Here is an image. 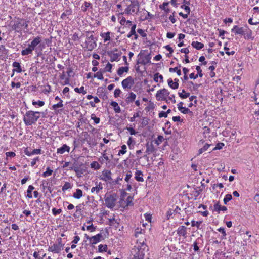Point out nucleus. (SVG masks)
I'll list each match as a JSON object with an SVG mask.
<instances>
[{"label": "nucleus", "mask_w": 259, "mask_h": 259, "mask_svg": "<svg viewBox=\"0 0 259 259\" xmlns=\"http://www.w3.org/2000/svg\"><path fill=\"white\" fill-rule=\"evenodd\" d=\"M101 179L109 183H111L112 181V173L110 170H104L102 171Z\"/></svg>", "instance_id": "10"}, {"label": "nucleus", "mask_w": 259, "mask_h": 259, "mask_svg": "<svg viewBox=\"0 0 259 259\" xmlns=\"http://www.w3.org/2000/svg\"><path fill=\"white\" fill-rule=\"evenodd\" d=\"M41 36H37L33 38L30 44L28 45V47L21 51V55L22 56H26L29 54H32L34 50L38 49L37 46L41 42Z\"/></svg>", "instance_id": "3"}, {"label": "nucleus", "mask_w": 259, "mask_h": 259, "mask_svg": "<svg viewBox=\"0 0 259 259\" xmlns=\"http://www.w3.org/2000/svg\"><path fill=\"white\" fill-rule=\"evenodd\" d=\"M143 174L141 171L137 170L135 173V179L138 182H143L144 179L142 177Z\"/></svg>", "instance_id": "26"}, {"label": "nucleus", "mask_w": 259, "mask_h": 259, "mask_svg": "<svg viewBox=\"0 0 259 259\" xmlns=\"http://www.w3.org/2000/svg\"><path fill=\"white\" fill-rule=\"evenodd\" d=\"M232 199V196L231 194H228L226 195V196L223 200L224 203L225 204H226Z\"/></svg>", "instance_id": "41"}, {"label": "nucleus", "mask_w": 259, "mask_h": 259, "mask_svg": "<svg viewBox=\"0 0 259 259\" xmlns=\"http://www.w3.org/2000/svg\"><path fill=\"white\" fill-rule=\"evenodd\" d=\"M89 7H92V4L90 2L85 1L84 3V5L81 6V10L83 12L87 11V9Z\"/></svg>", "instance_id": "34"}, {"label": "nucleus", "mask_w": 259, "mask_h": 259, "mask_svg": "<svg viewBox=\"0 0 259 259\" xmlns=\"http://www.w3.org/2000/svg\"><path fill=\"white\" fill-rule=\"evenodd\" d=\"M110 35L111 32L109 31L101 33L100 36L103 39L105 45L109 44V41L111 40Z\"/></svg>", "instance_id": "13"}, {"label": "nucleus", "mask_w": 259, "mask_h": 259, "mask_svg": "<svg viewBox=\"0 0 259 259\" xmlns=\"http://www.w3.org/2000/svg\"><path fill=\"white\" fill-rule=\"evenodd\" d=\"M148 250V246L143 241L137 243V245L132 249L131 252L135 259H143L145 254Z\"/></svg>", "instance_id": "2"}, {"label": "nucleus", "mask_w": 259, "mask_h": 259, "mask_svg": "<svg viewBox=\"0 0 259 259\" xmlns=\"http://www.w3.org/2000/svg\"><path fill=\"white\" fill-rule=\"evenodd\" d=\"M192 46L198 50H199L204 47L203 44L198 41H193L192 42Z\"/></svg>", "instance_id": "28"}, {"label": "nucleus", "mask_w": 259, "mask_h": 259, "mask_svg": "<svg viewBox=\"0 0 259 259\" xmlns=\"http://www.w3.org/2000/svg\"><path fill=\"white\" fill-rule=\"evenodd\" d=\"M41 184L40 185V188L42 190V191L45 192V190L47 189L49 185V182L45 180H44L41 182Z\"/></svg>", "instance_id": "33"}, {"label": "nucleus", "mask_w": 259, "mask_h": 259, "mask_svg": "<svg viewBox=\"0 0 259 259\" xmlns=\"http://www.w3.org/2000/svg\"><path fill=\"white\" fill-rule=\"evenodd\" d=\"M196 69L197 71L198 76L200 77H202L203 76V74L202 73V70L199 66H196Z\"/></svg>", "instance_id": "60"}, {"label": "nucleus", "mask_w": 259, "mask_h": 259, "mask_svg": "<svg viewBox=\"0 0 259 259\" xmlns=\"http://www.w3.org/2000/svg\"><path fill=\"white\" fill-rule=\"evenodd\" d=\"M53 173V170L50 168V167H47V170L45 172H43L42 174V176L44 178H46L47 177L51 176Z\"/></svg>", "instance_id": "37"}, {"label": "nucleus", "mask_w": 259, "mask_h": 259, "mask_svg": "<svg viewBox=\"0 0 259 259\" xmlns=\"http://www.w3.org/2000/svg\"><path fill=\"white\" fill-rule=\"evenodd\" d=\"M70 148L66 144H63L61 147L59 148L57 150V153L60 154H63L65 152L69 153L70 152Z\"/></svg>", "instance_id": "15"}, {"label": "nucleus", "mask_w": 259, "mask_h": 259, "mask_svg": "<svg viewBox=\"0 0 259 259\" xmlns=\"http://www.w3.org/2000/svg\"><path fill=\"white\" fill-rule=\"evenodd\" d=\"M73 196L76 199H80L82 196V191L79 189H77L76 192L74 193Z\"/></svg>", "instance_id": "30"}, {"label": "nucleus", "mask_w": 259, "mask_h": 259, "mask_svg": "<svg viewBox=\"0 0 259 259\" xmlns=\"http://www.w3.org/2000/svg\"><path fill=\"white\" fill-rule=\"evenodd\" d=\"M202 223V221H195L192 220L191 221V226L192 227L196 226L198 229L199 228L200 225Z\"/></svg>", "instance_id": "48"}, {"label": "nucleus", "mask_w": 259, "mask_h": 259, "mask_svg": "<svg viewBox=\"0 0 259 259\" xmlns=\"http://www.w3.org/2000/svg\"><path fill=\"white\" fill-rule=\"evenodd\" d=\"M32 104L33 106L36 107H42L45 105V102L42 101L38 100V101H35L33 100L32 102Z\"/></svg>", "instance_id": "32"}, {"label": "nucleus", "mask_w": 259, "mask_h": 259, "mask_svg": "<svg viewBox=\"0 0 259 259\" xmlns=\"http://www.w3.org/2000/svg\"><path fill=\"white\" fill-rule=\"evenodd\" d=\"M71 184L69 182H65L64 185L63 186L62 190L63 191L65 192L67 190L71 188Z\"/></svg>", "instance_id": "45"}, {"label": "nucleus", "mask_w": 259, "mask_h": 259, "mask_svg": "<svg viewBox=\"0 0 259 259\" xmlns=\"http://www.w3.org/2000/svg\"><path fill=\"white\" fill-rule=\"evenodd\" d=\"M12 66L15 68L13 70V72L16 71L18 73H20L22 71L20 63L19 62H13L12 64Z\"/></svg>", "instance_id": "22"}, {"label": "nucleus", "mask_w": 259, "mask_h": 259, "mask_svg": "<svg viewBox=\"0 0 259 259\" xmlns=\"http://www.w3.org/2000/svg\"><path fill=\"white\" fill-rule=\"evenodd\" d=\"M113 157V155H108L107 153H105L103 154V158L106 160V165H107L108 163L109 166H110V163L112 161Z\"/></svg>", "instance_id": "25"}, {"label": "nucleus", "mask_w": 259, "mask_h": 259, "mask_svg": "<svg viewBox=\"0 0 259 259\" xmlns=\"http://www.w3.org/2000/svg\"><path fill=\"white\" fill-rule=\"evenodd\" d=\"M136 97V95L135 93L131 92L130 96L127 97V99L128 101H134Z\"/></svg>", "instance_id": "44"}, {"label": "nucleus", "mask_w": 259, "mask_h": 259, "mask_svg": "<svg viewBox=\"0 0 259 259\" xmlns=\"http://www.w3.org/2000/svg\"><path fill=\"white\" fill-rule=\"evenodd\" d=\"M42 112L33 111L32 110L27 111L23 116V121L26 126H30L35 124L40 118V114Z\"/></svg>", "instance_id": "1"}, {"label": "nucleus", "mask_w": 259, "mask_h": 259, "mask_svg": "<svg viewBox=\"0 0 259 259\" xmlns=\"http://www.w3.org/2000/svg\"><path fill=\"white\" fill-rule=\"evenodd\" d=\"M199 240V238H198L196 241H195L193 243V247L194 250L195 252H198L199 251V247L198 246V243L197 242L198 240Z\"/></svg>", "instance_id": "49"}, {"label": "nucleus", "mask_w": 259, "mask_h": 259, "mask_svg": "<svg viewBox=\"0 0 259 259\" xmlns=\"http://www.w3.org/2000/svg\"><path fill=\"white\" fill-rule=\"evenodd\" d=\"M63 106V101L62 100H60V102H59L57 104H54L52 106V109L55 110L56 113H59L60 111L59 110H57V109L58 108L62 107Z\"/></svg>", "instance_id": "24"}, {"label": "nucleus", "mask_w": 259, "mask_h": 259, "mask_svg": "<svg viewBox=\"0 0 259 259\" xmlns=\"http://www.w3.org/2000/svg\"><path fill=\"white\" fill-rule=\"evenodd\" d=\"M183 114H191L192 112L188 108L183 107L182 111H180Z\"/></svg>", "instance_id": "59"}, {"label": "nucleus", "mask_w": 259, "mask_h": 259, "mask_svg": "<svg viewBox=\"0 0 259 259\" xmlns=\"http://www.w3.org/2000/svg\"><path fill=\"white\" fill-rule=\"evenodd\" d=\"M168 84L172 89H177L179 87V83L177 82H174L172 79H168Z\"/></svg>", "instance_id": "27"}, {"label": "nucleus", "mask_w": 259, "mask_h": 259, "mask_svg": "<svg viewBox=\"0 0 259 259\" xmlns=\"http://www.w3.org/2000/svg\"><path fill=\"white\" fill-rule=\"evenodd\" d=\"M181 8L182 9H184L186 13H188V14H190L191 10L190 7L188 6L182 5L181 6Z\"/></svg>", "instance_id": "58"}, {"label": "nucleus", "mask_w": 259, "mask_h": 259, "mask_svg": "<svg viewBox=\"0 0 259 259\" xmlns=\"http://www.w3.org/2000/svg\"><path fill=\"white\" fill-rule=\"evenodd\" d=\"M103 5L106 6V11H109L112 6L111 3H108L107 1H104L103 2Z\"/></svg>", "instance_id": "56"}, {"label": "nucleus", "mask_w": 259, "mask_h": 259, "mask_svg": "<svg viewBox=\"0 0 259 259\" xmlns=\"http://www.w3.org/2000/svg\"><path fill=\"white\" fill-rule=\"evenodd\" d=\"M129 70V67L128 66L121 67L117 71V74L121 76L124 72L127 73Z\"/></svg>", "instance_id": "23"}, {"label": "nucleus", "mask_w": 259, "mask_h": 259, "mask_svg": "<svg viewBox=\"0 0 259 259\" xmlns=\"http://www.w3.org/2000/svg\"><path fill=\"white\" fill-rule=\"evenodd\" d=\"M105 204L106 206L111 209L113 208V195L112 194L105 195Z\"/></svg>", "instance_id": "12"}, {"label": "nucleus", "mask_w": 259, "mask_h": 259, "mask_svg": "<svg viewBox=\"0 0 259 259\" xmlns=\"http://www.w3.org/2000/svg\"><path fill=\"white\" fill-rule=\"evenodd\" d=\"M227 208L225 206H221L218 202L214 205V210L220 213V211H226Z\"/></svg>", "instance_id": "20"}, {"label": "nucleus", "mask_w": 259, "mask_h": 259, "mask_svg": "<svg viewBox=\"0 0 259 259\" xmlns=\"http://www.w3.org/2000/svg\"><path fill=\"white\" fill-rule=\"evenodd\" d=\"M133 198L131 196H128L127 198L126 201H125V203H126V206H130L132 205L133 204L132 203Z\"/></svg>", "instance_id": "43"}, {"label": "nucleus", "mask_w": 259, "mask_h": 259, "mask_svg": "<svg viewBox=\"0 0 259 259\" xmlns=\"http://www.w3.org/2000/svg\"><path fill=\"white\" fill-rule=\"evenodd\" d=\"M189 93H186L185 90H182V93H179V96L182 99H185L190 96Z\"/></svg>", "instance_id": "38"}, {"label": "nucleus", "mask_w": 259, "mask_h": 259, "mask_svg": "<svg viewBox=\"0 0 259 259\" xmlns=\"http://www.w3.org/2000/svg\"><path fill=\"white\" fill-rule=\"evenodd\" d=\"M138 57L139 58L138 59L137 61V65L139 64L146 65L148 63H151V56L150 54L144 55L143 53L140 52L138 55Z\"/></svg>", "instance_id": "8"}, {"label": "nucleus", "mask_w": 259, "mask_h": 259, "mask_svg": "<svg viewBox=\"0 0 259 259\" xmlns=\"http://www.w3.org/2000/svg\"><path fill=\"white\" fill-rule=\"evenodd\" d=\"M91 119L94 120V122L96 124H98L100 121V119L96 117V115L93 114L91 115Z\"/></svg>", "instance_id": "52"}, {"label": "nucleus", "mask_w": 259, "mask_h": 259, "mask_svg": "<svg viewBox=\"0 0 259 259\" xmlns=\"http://www.w3.org/2000/svg\"><path fill=\"white\" fill-rule=\"evenodd\" d=\"M61 212L62 210L61 209H56L55 208L52 209L53 214L55 216L59 214Z\"/></svg>", "instance_id": "57"}, {"label": "nucleus", "mask_w": 259, "mask_h": 259, "mask_svg": "<svg viewBox=\"0 0 259 259\" xmlns=\"http://www.w3.org/2000/svg\"><path fill=\"white\" fill-rule=\"evenodd\" d=\"M158 79H160V81L161 82H163V76L162 75H160L159 73H156L154 75V80L157 82L158 81Z\"/></svg>", "instance_id": "35"}, {"label": "nucleus", "mask_w": 259, "mask_h": 259, "mask_svg": "<svg viewBox=\"0 0 259 259\" xmlns=\"http://www.w3.org/2000/svg\"><path fill=\"white\" fill-rule=\"evenodd\" d=\"M180 210V208L179 207V206H176L175 209H169L167 213H166V216L167 218V219H169L170 217L175 213H179V211Z\"/></svg>", "instance_id": "21"}, {"label": "nucleus", "mask_w": 259, "mask_h": 259, "mask_svg": "<svg viewBox=\"0 0 259 259\" xmlns=\"http://www.w3.org/2000/svg\"><path fill=\"white\" fill-rule=\"evenodd\" d=\"M139 3L137 0H132L131 4L126 8L125 11L128 14L137 13L139 11Z\"/></svg>", "instance_id": "6"}, {"label": "nucleus", "mask_w": 259, "mask_h": 259, "mask_svg": "<svg viewBox=\"0 0 259 259\" xmlns=\"http://www.w3.org/2000/svg\"><path fill=\"white\" fill-rule=\"evenodd\" d=\"M177 234L179 236H182L184 238L187 237V228L184 226L179 227L177 230Z\"/></svg>", "instance_id": "17"}, {"label": "nucleus", "mask_w": 259, "mask_h": 259, "mask_svg": "<svg viewBox=\"0 0 259 259\" xmlns=\"http://www.w3.org/2000/svg\"><path fill=\"white\" fill-rule=\"evenodd\" d=\"M102 238V235L101 233H99L95 236L91 237L90 244L93 245L98 243L101 240Z\"/></svg>", "instance_id": "16"}, {"label": "nucleus", "mask_w": 259, "mask_h": 259, "mask_svg": "<svg viewBox=\"0 0 259 259\" xmlns=\"http://www.w3.org/2000/svg\"><path fill=\"white\" fill-rule=\"evenodd\" d=\"M97 38L95 37L92 34L87 35L84 46H82V47L88 51H92L97 47Z\"/></svg>", "instance_id": "4"}, {"label": "nucleus", "mask_w": 259, "mask_h": 259, "mask_svg": "<svg viewBox=\"0 0 259 259\" xmlns=\"http://www.w3.org/2000/svg\"><path fill=\"white\" fill-rule=\"evenodd\" d=\"M231 31L235 34H240L241 35H245V31L243 27H239L238 26L235 25L232 29Z\"/></svg>", "instance_id": "14"}, {"label": "nucleus", "mask_w": 259, "mask_h": 259, "mask_svg": "<svg viewBox=\"0 0 259 259\" xmlns=\"http://www.w3.org/2000/svg\"><path fill=\"white\" fill-rule=\"evenodd\" d=\"M94 77L97 78L98 79L102 80L103 79V76L102 73L100 71L97 72L96 73L94 74Z\"/></svg>", "instance_id": "51"}, {"label": "nucleus", "mask_w": 259, "mask_h": 259, "mask_svg": "<svg viewBox=\"0 0 259 259\" xmlns=\"http://www.w3.org/2000/svg\"><path fill=\"white\" fill-rule=\"evenodd\" d=\"M34 189V187L32 185H29L28 186L27 191V197L29 198H32V192Z\"/></svg>", "instance_id": "31"}, {"label": "nucleus", "mask_w": 259, "mask_h": 259, "mask_svg": "<svg viewBox=\"0 0 259 259\" xmlns=\"http://www.w3.org/2000/svg\"><path fill=\"white\" fill-rule=\"evenodd\" d=\"M134 83V79L132 76H128L122 81V85L124 89H131Z\"/></svg>", "instance_id": "11"}, {"label": "nucleus", "mask_w": 259, "mask_h": 259, "mask_svg": "<svg viewBox=\"0 0 259 259\" xmlns=\"http://www.w3.org/2000/svg\"><path fill=\"white\" fill-rule=\"evenodd\" d=\"M28 24L27 22L22 19H17L15 20L14 24L12 27L13 30L18 33H21L23 27L27 29L28 28Z\"/></svg>", "instance_id": "5"}, {"label": "nucleus", "mask_w": 259, "mask_h": 259, "mask_svg": "<svg viewBox=\"0 0 259 259\" xmlns=\"http://www.w3.org/2000/svg\"><path fill=\"white\" fill-rule=\"evenodd\" d=\"M112 68V65L109 63H108V64L106 65V67H105V71L111 72Z\"/></svg>", "instance_id": "62"}, {"label": "nucleus", "mask_w": 259, "mask_h": 259, "mask_svg": "<svg viewBox=\"0 0 259 259\" xmlns=\"http://www.w3.org/2000/svg\"><path fill=\"white\" fill-rule=\"evenodd\" d=\"M175 14V12L174 11V12H173L172 15H171L169 17V19L170 20V21H171V22L172 23H175L176 22V19L174 17Z\"/></svg>", "instance_id": "63"}, {"label": "nucleus", "mask_w": 259, "mask_h": 259, "mask_svg": "<svg viewBox=\"0 0 259 259\" xmlns=\"http://www.w3.org/2000/svg\"><path fill=\"white\" fill-rule=\"evenodd\" d=\"M86 229L87 230L90 231L91 232L95 231L96 230V228L93 226L92 224L88 226Z\"/></svg>", "instance_id": "61"}, {"label": "nucleus", "mask_w": 259, "mask_h": 259, "mask_svg": "<svg viewBox=\"0 0 259 259\" xmlns=\"http://www.w3.org/2000/svg\"><path fill=\"white\" fill-rule=\"evenodd\" d=\"M104 55H108L110 57V61L111 62H113V51L110 50L109 47L107 46L105 48L104 50Z\"/></svg>", "instance_id": "19"}, {"label": "nucleus", "mask_w": 259, "mask_h": 259, "mask_svg": "<svg viewBox=\"0 0 259 259\" xmlns=\"http://www.w3.org/2000/svg\"><path fill=\"white\" fill-rule=\"evenodd\" d=\"M62 239L61 238H59L58 239V243L54 244L53 245L49 246L48 248V251L50 252H52L55 253H59L63 249L64 246V244L62 243Z\"/></svg>", "instance_id": "7"}, {"label": "nucleus", "mask_w": 259, "mask_h": 259, "mask_svg": "<svg viewBox=\"0 0 259 259\" xmlns=\"http://www.w3.org/2000/svg\"><path fill=\"white\" fill-rule=\"evenodd\" d=\"M92 168H95V169H98L99 168V164L97 162L94 161L91 164Z\"/></svg>", "instance_id": "64"}, {"label": "nucleus", "mask_w": 259, "mask_h": 259, "mask_svg": "<svg viewBox=\"0 0 259 259\" xmlns=\"http://www.w3.org/2000/svg\"><path fill=\"white\" fill-rule=\"evenodd\" d=\"M224 146V144L223 143H218L215 147L212 149L213 151L216 150H220L222 149L223 147Z\"/></svg>", "instance_id": "54"}, {"label": "nucleus", "mask_w": 259, "mask_h": 259, "mask_svg": "<svg viewBox=\"0 0 259 259\" xmlns=\"http://www.w3.org/2000/svg\"><path fill=\"white\" fill-rule=\"evenodd\" d=\"M74 91L76 93H82L83 95H85L87 93V92L84 90V88L83 86L81 87L80 88H75L74 89Z\"/></svg>", "instance_id": "40"}, {"label": "nucleus", "mask_w": 259, "mask_h": 259, "mask_svg": "<svg viewBox=\"0 0 259 259\" xmlns=\"http://www.w3.org/2000/svg\"><path fill=\"white\" fill-rule=\"evenodd\" d=\"M118 228V231H120L121 229H123V227L121 226V227H120L119 223L115 221V220L114 219V230H117Z\"/></svg>", "instance_id": "53"}, {"label": "nucleus", "mask_w": 259, "mask_h": 259, "mask_svg": "<svg viewBox=\"0 0 259 259\" xmlns=\"http://www.w3.org/2000/svg\"><path fill=\"white\" fill-rule=\"evenodd\" d=\"M169 92L166 89H162L157 91L156 98L158 101H165L166 96H168Z\"/></svg>", "instance_id": "9"}, {"label": "nucleus", "mask_w": 259, "mask_h": 259, "mask_svg": "<svg viewBox=\"0 0 259 259\" xmlns=\"http://www.w3.org/2000/svg\"><path fill=\"white\" fill-rule=\"evenodd\" d=\"M146 152L148 153H153L155 151V148L152 143L149 144L147 143L146 145Z\"/></svg>", "instance_id": "29"}, {"label": "nucleus", "mask_w": 259, "mask_h": 259, "mask_svg": "<svg viewBox=\"0 0 259 259\" xmlns=\"http://www.w3.org/2000/svg\"><path fill=\"white\" fill-rule=\"evenodd\" d=\"M127 195V193L124 190L122 189L121 190V195H120V200L121 203H122V201H124V199L125 196Z\"/></svg>", "instance_id": "46"}, {"label": "nucleus", "mask_w": 259, "mask_h": 259, "mask_svg": "<svg viewBox=\"0 0 259 259\" xmlns=\"http://www.w3.org/2000/svg\"><path fill=\"white\" fill-rule=\"evenodd\" d=\"M211 145V144H209L206 143L202 148H200L199 150V151H198L199 154H200L202 153L203 152H204V151H206Z\"/></svg>", "instance_id": "36"}, {"label": "nucleus", "mask_w": 259, "mask_h": 259, "mask_svg": "<svg viewBox=\"0 0 259 259\" xmlns=\"http://www.w3.org/2000/svg\"><path fill=\"white\" fill-rule=\"evenodd\" d=\"M41 152V150L40 149H34L32 151H30L27 149H26L24 151L25 154L28 156H31L33 155H35V154H40Z\"/></svg>", "instance_id": "18"}, {"label": "nucleus", "mask_w": 259, "mask_h": 259, "mask_svg": "<svg viewBox=\"0 0 259 259\" xmlns=\"http://www.w3.org/2000/svg\"><path fill=\"white\" fill-rule=\"evenodd\" d=\"M218 231L222 234V236L221 237V238L224 239L225 238V236H226V233L225 229L224 228L220 227L219 229H218Z\"/></svg>", "instance_id": "50"}, {"label": "nucleus", "mask_w": 259, "mask_h": 259, "mask_svg": "<svg viewBox=\"0 0 259 259\" xmlns=\"http://www.w3.org/2000/svg\"><path fill=\"white\" fill-rule=\"evenodd\" d=\"M99 251L100 252H106L107 250V245H102L100 244L98 246Z\"/></svg>", "instance_id": "42"}, {"label": "nucleus", "mask_w": 259, "mask_h": 259, "mask_svg": "<svg viewBox=\"0 0 259 259\" xmlns=\"http://www.w3.org/2000/svg\"><path fill=\"white\" fill-rule=\"evenodd\" d=\"M164 140V138L162 136L159 135L157 138V139L155 141V143L157 145H159Z\"/></svg>", "instance_id": "47"}, {"label": "nucleus", "mask_w": 259, "mask_h": 259, "mask_svg": "<svg viewBox=\"0 0 259 259\" xmlns=\"http://www.w3.org/2000/svg\"><path fill=\"white\" fill-rule=\"evenodd\" d=\"M126 152V146L125 145H123L121 146V149L119 150L118 152V155L124 154Z\"/></svg>", "instance_id": "55"}, {"label": "nucleus", "mask_w": 259, "mask_h": 259, "mask_svg": "<svg viewBox=\"0 0 259 259\" xmlns=\"http://www.w3.org/2000/svg\"><path fill=\"white\" fill-rule=\"evenodd\" d=\"M72 10L71 9H66L64 12H63L61 16V18L63 19L65 18V17H66V16L67 15H70L72 14Z\"/></svg>", "instance_id": "39"}]
</instances>
